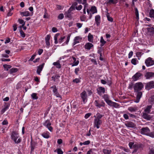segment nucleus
Here are the masks:
<instances>
[{
  "label": "nucleus",
  "mask_w": 154,
  "mask_h": 154,
  "mask_svg": "<svg viewBox=\"0 0 154 154\" xmlns=\"http://www.w3.org/2000/svg\"><path fill=\"white\" fill-rule=\"evenodd\" d=\"M103 116V115L99 113H97L96 116H94V117L95 118L94 121V127H96L97 128H99V125L102 123V121L100 119Z\"/></svg>",
  "instance_id": "nucleus-1"
},
{
  "label": "nucleus",
  "mask_w": 154,
  "mask_h": 154,
  "mask_svg": "<svg viewBox=\"0 0 154 154\" xmlns=\"http://www.w3.org/2000/svg\"><path fill=\"white\" fill-rule=\"evenodd\" d=\"M143 87V85L141 82L136 83L134 86L135 91L137 92L142 90Z\"/></svg>",
  "instance_id": "nucleus-2"
},
{
  "label": "nucleus",
  "mask_w": 154,
  "mask_h": 154,
  "mask_svg": "<svg viewBox=\"0 0 154 154\" xmlns=\"http://www.w3.org/2000/svg\"><path fill=\"white\" fill-rule=\"evenodd\" d=\"M11 139L14 140L15 143H19L20 142L21 140L18 139L17 141V139L18 138V134L15 131H13L11 135Z\"/></svg>",
  "instance_id": "nucleus-3"
},
{
  "label": "nucleus",
  "mask_w": 154,
  "mask_h": 154,
  "mask_svg": "<svg viewBox=\"0 0 154 154\" xmlns=\"http://www.w3.org/2000/svg\"><path fill=\"white\" fill-rule=\"evenodd\" d=\"M73 9L74 7H72V6L69 9V10L65 13L64 15L65 16V17L71 19L72 17L70 13L71 11L73 10Z\"/></svg>",
  "instance_id": "nucleus-4"
},
{
  "label": "nucleus",
  "mask_w": 154,
  "mask_h": 154,
  "mask_svg": "<svg viewBox=\"0 0 154 154\" xmlns=\"http://www.w3.org/2000/svg\"><path fill=\"white\" fill-rule=\"evenodd\" d=\"M154 88V81H151L148 82L146 86V88L148 90Z\"/></svg>",
  "instance_id": "nucleus-5"
},
{
  "label": "nucleus",
  "mask_w": 154,
  "mask_h": 154,
  "mask_svg": "<svg viewBox=\"0 0 154 154\" xmlns=\"http://www.w3.org/2000/svg\"><path fill=\"white\" fill-rule=\"evenodd\" d=\"M141 133L142 134L147 135L148 133L150 132V130L147 127L143 128L141 129Z\"/></svg>",
  "instance_id": "nucleus-6"
},
{
  "label": "nucleus",
  "mask_w": 154,
  "mask_h": 154,
  "mask_svg": "<svg viewBox=\"0 0 154 154\" xmlns=\"http://www.w3.org/2000/svg\"><path fill=\"white\" fill-rule=\"evenodd\" d=\"M145 63L146 66H149L154 64V61L152 60L151 58L149 57L146 60Z\"/></svg>",
  "instance_id": "nucleus-7"
},
{
  "label": "nucleus",
  "mask_w": 154,
  "mask_h": 154,
  "mask_svg": "<svg viewBox=\"0 0 154 154\" xmlns=\"http://www.w3.org/2000/svg\"><path fill=\"white\" fill-rule=\"evenodd\" d=\"M44 125L46 126L50 131H52L53 128L51 126V123L49 121H46L44 123Z\"/></svg>",
  "instance_id": "nucleus-8"
},
{
  "label": "nucleus",
  "mask_w": 154,
  "mask_h": 154,
  "mask_svg": "<svg viewBox=\"0 0 154 154\" xmlns=\"http://www.w3.org/2000/svg\"><path fill=\"white\" fill-rule=\"evenodd\" d=\"M142 95V93L141 91L137 92L136 100L134 102L136 103L139 102L140 100Z\"/></svg>",
  "instance_id": "nucleus-9"
},
{
  "label": "nucleus",
  "mask_w": 154,
  "mask_h": 154,
  "mask_svg": "<svg viewBox=\"0 0 154 154\" xmlns=\"http://www.w3.org/2000/svg\"><path fill=\"white\" fill-rule=\"evenodd\" d=\"M81 97L83 101L85 103V100L87 99V95L85 91H84L81 94Z\"/></svg>",
  "instance_id": "nucleus-10"
},
{
  "label": "nucleus",
  "mask_w": 154,
  "mask_h": 154,
  "mask_svg": "<svg viewBox=\"0 0 154 154\" xmlns=\"http://www.w3.org/2000/svg\"><path fill=\"white\" fill-rule=\"evenodd\" d=\"M145 76L146 79L154 77V73L152 72H147Z\"/></svg>",
  "instance_id": "nucleus-11"
},
{
  "label": "nucleus",
  "mask_w": 154,
  "mask_h": 154,
  "mask_svg": "<svg viewBox=\"0 0 154 154\" xmlns=\"http://www.w3.org/2000/svg\"><path fill=\"white\" fill-rule=\"evenodd\" d=\"M147 26H148V27L146 28L148 32L152 34L154 33V28L153 27L150 26L149 25H147Z\"/></svg>",
  "instance_id": "nucleus-12"
},
{
  "label": "nucleus",
  "mask_w": 154,
  "mask_h": 154,
  "mask_svg": "<svg viewBox=\"0 0 154 154\" xmlns=\"http://www.w3.org/2000/svg\"><path fill=\"white\" fill-rule=\"evenodd\" d=\"M45 65L44 63H42V65L39 66L37 67V73L39 75L41 71L42 70V69L43 68L44 66Z\"/></svg>",
  "instance_id": "nucleus-13"
},
{
  "label": "nucleus",
  "mask_w": 154,
  "mask_h": 154,
  "mask_svg": "<svg viewBox=\"0 0 154 154\" xmlns=\"http://www.w3.org/2000/svg\"><path fill=\"white\" fill-rule=\"evenodd\" d=\"M103 97L105 101L108 105L111 102V101L109 100V97L107 95H104Z\"/></svg>",
  "instance_id": "nucleus-14"
},
{
  "label": "nucleus",
  "mask_w": 154,
  "mask_h": 154,
  "mask_svg": "<svg viewBox=\"0 0 154 154\" xmlns=\"http://www.w3.org/2000/svg\"><path fill=\"white\" fill-rule=\"evenodd\" d=\"M141 75L140 73H137L133 76L132 78L134 81H136L138 79Z\"/></svg>",
  "instance_id": "nucleus-15"
},
{
  "label": "nucleus",
  "mask_w": 154,
  "mask_h": 154,
  "mask_svg": "<svg viewBox=\"0 0 154 154\" xmlns=\"http://www.w3.org/2000/svg\"><path fill=\"white\" fill-rule=\"evenodd\" d=\"M142 116L144 119L147 120H149L151 118L150 116L148 115L147 113H146V112L143 113Z\"/></svg>",
  "instance_id": "nucleus-16"
},
{
  "label": "nucleus",
  "mask_w": 154,
  "mask_h": 154,
  "mask_svg": "<svg viewBox=\"0 0 154 154\" xmlns=\"http://www.w3.org/2000/svg\"><path fill=\"white\" fill-rule=\"evenodd\" d=\"M93 46V45L91 43L88 42L85 45V48L88 50H90Z\"/></svg>",
  "instance_id": "nucleus-17"
},
{
  "label": "nucleus",
  "mask_w": 154,
  "mask_h": 154,
  "mask_svg": "<svg viewBox=\"0 0 154 154\" xmlns=\"http://www.w3.org/2000/svg\"><path fill=\"white\" fill-rule=\"evenodd\" d=\"M125 125L127 127L130 128H134L135 127V125L132 122H129L125 124Z\"/></svg>",
  "instance_id": "nucleus-18"
},
{
  "label": "nucleus",
  "mask_w": 154,
  "mask_h": 154,
  "mask_svg": "<svg viewBox=\"0 0 154 154\" xmlns=\"http://www.w3.org/2000/svg\"><path fill=\"white\" fill-rule=\"evenodd\" d=\"M152 106L151 105L147 106L144 110L145 112L147 113H149L150 111V109L152 108Z\"/></svg>",
  "instance_id": "nucleus-19"
},
{
  "label": "nucleus",
  "mask_w": 154,
  "mask_h": 154,
  "mask_svg": "<svg viewBox=\"0 0 154 154\" xmlns=\"http://www.w3.org/2000/svg\"><path fill=\"white\" fill-rule=\"evenodd\" d=\"M21 15L23 16H28L30 15V13L28 11H25L20 12Z\"/></svg>",
  "instance_id": "nucleus-20"
},
{
  "label": "nucleus",
  "mask_w": 154,
  "mask_h": 154,
  "mask_svg": "<svg viewBox=\"0 0 154 154\" xmlns=\"http://www.w3.org/2000/svg\"><path fill=\"white\" fill-rule=\"evenodd\" d=\"M100 20V17L99 15H97L95 17V20L96 23V24L97 26H98L100 24L99 21Z\"/></svg>",
  "instance_id": "nucleus-21"
},
{
  "label": "nucleus",
  "mask_w": 154,
  "mask_h": 154,
  "mask_svg": "<svg viewBox=\"0 0 154 154\" xmlns=\"http://www.w3.org/2000/svg\"><path fill=\"white\" fill-rule=\"evenodd\" d=\"M90 11L92 13V14H94L97 12L96 8L95 6L92 7Z\"/></svg>",
  "instance_id": "nucleus-22"
},
{
  "label": "nucleus",
  "mask_w": 154,
  "mask_h": 154,
  "mask_svg": "<svg viewBox=\"0 0 154 154\" xmlns=\"http://www.w3.org/2000/svg\"><path fill=\"white\" fill-rule=\"evenodd\" d=\"M109 105L115 107H118L119 106L117 103L112 102V101H111V102L109 104Z\"/></svg>",
  "instance_id": "nucleus-23"
},
{
  "label": "nucleus",
  "mask_w": 154,
  "mask_h": 154,
  "mask_svg": "<svg viewBox=\"0 0 154 154\" xmlns=\"http://www.w3.org/2000/svg\"><path fill=\"white\" fill-rule=\"evenodd\" d=\"M80 38L79 36H76L75 37L74 39V42H73V45H75L77 43H79V42L78 41V40L80 39Z\"/></svg>",
  "instance_id": "nucleus-24"
},
{
  "label": "nucleus",
  "mask_w": 154,
  "mask_h": 154,
  "mask_svg": "<svg viewBox=\"0 0 154 154\" xmlns=\"http://www.w3.org/2000/svg\"><path fill=\"white\" fill-rule=\"evenodd\" d=\"M88 41L90 42H92L93 41V36L91 33H89L88 36Z\"/></svg>",
  "instance_id": "nucleus-25"
},
{
  "label": "nucleus",
  "mask_w": 154,
  "mask_h": 154,
  "mask_svg": "<svg viewBox=\"0 0 154 154\" xmlns=\"http://www.w3.org/2000/svg\"><path fill=\"white\" fill-rule=\"evenodd\" d=\"M53 65L56 66V67L58 68H61L60 64L58 62H54L53 63Z\"/></svg>",
  "instance_id": "nucleus-26"
},
{
  "label": "nucleus",
  "mask_w": 154,
  "mask_h": 154,
  "mask_svg": "<svg viewBox=\"0 0 154 154\" xmlns=\"http://www.w3.org/2000/svg\"><path fill=\"white\" fill-rule=\"evenodd\" d=\"M103 151L104 154H110L111 152V150L107 149H104Z\"/></svg>",
  "instance_id": "nucleus-27"
},
{
  "label": "nucleus",
  "mask_w": 154,
  "mask_h": 154,
  "mask_svg": "<svg viewBox=\"0 0 154 154\" xmlns=\"http://www.w3.org/2000/svg\"><path fill=\"white\" fill-rule=\"evenodd\" d=\"M149 101L151 104L154 103V96H152L149 98Z\"/></svg>",
  "instance_id": "nucleus-28"
},
{
  "label": "nucleus",
  "mask_w": 154,
  "mask_h": 154,
  "mask_svg": "<svg viewBox=\"0 0 154 154\" xmlns=\"http://www.w3.org/2000/svg\"><path fill=\"white\" fill-rule=\"evenodd\" d=\"M100 42L101 43L100 44V46H103L106 42L104 41L102 37H101Z\"/></svg>",
  "instance_id": "nucleus-29"
},
{
  "label": "nucleus",
  "mask_w": 154,
  "mask_h": 154,
  "mask_svg": "<svg viewBox=\"0 0 154 154\" xmlns=\"http://www.w3.org/2000/svg\"><path fill=\"white\" fill-rule=\"evenodd\" d=\"M60 34L59 33L56 34L54 36V39L55 40L54 43L55 44H57L58 43V41L57 40V38L58 36Z\"/></svg>",
  "instance_id": "nucleus-30"
},
{
  "label": "nucleus",
  "mask_w": 154,
  "mask_h": 154,
  "mask_svg": "<svg viewBox=\"0 0 154 154\" xmlns=\"http://www.w3.org/2000/svg\"><path fill=\"white\" fill-rule=\"evenodd\" d=\"M128 110L131 112H135L137 110V109L136 108L131 107L128 108Z\"/></svg>",
  "instance_id": "nucleus-31"
},
{
  "label": "nucleus",
  "mask_w": 154,
  "mask_h": 154,
  "mask_svg": "<svg viewBox=\"0 0 154 154\" xmlns=\"http://www.w3.org/2000/svg\"><path fill=\"white\" fill-rule=\"evenodd\" d=\"M149 16L150 17H154V10L153 9L151 10L149 12Z\"/></svg>",
  "instance_id": "nucleus-32"
},
{
  "label": "nucleus",
  "mask_w": 154,
  "mask_h": 154,
  "mask_svg": "<svg viewBox=\"0 0 154 154\" xmlns=\"http://www.w3.org/2000/svg\"><path fill=\"white\" fill-rule=\"evenodd\" d=\"M31 97L33 99H37L38 98V97L37 96V94L35 93H33L31 95Z\"/></svg>",
  "instance_id": "nucleus-33"
},
{
  "label": "nucleus",
  "mask_w": 154,
  "mask_h": 154,
  "mask_svg": "<svg viewBox=\"0 0 154 154\" xmlns=\"http://www.w3.org/2000/svg\"><path fill=\"white\" fill-rule=\"evenodd\" d=\"M135 14L136 16V18L138 20L139 19V14L138 10L137 8H135Z\"/></svg>",
  "instance_id": "nucleus-34"
},
{
  "label": "nucleus",
  "mask_w": 154,
  "mask_h": 154,
  "mask_svg": "<svg viewBox=\"0 0 154 154\" xmlns=\"http://www.w3.org/2000/svg\"><path fill=\"white\" fill-rule=\"evenodd\" d=\"M42 136L45 138H48L49 137V135L48 133H44L42 134Z\"/></svg>",
  "instance_id": "nucleus-35"
},
{
  "label": "nucleus",
  "mask_w": 154,
  "mask_h": 154,
  "mask_svg": "<svg viewBox=\"0 0 154 154\" xmlns=\"http://www.w3.org/2000/svg\"><path fill=\"white\" fill-rule=\"evenodd\" d=\"M17 71V68H12L10 70V73L11 74L14 72H15Z\"/></svg>",
  "instance_id": "nucleus-36"
},
{
  "label": "nucleus",
  "mask_w": 154,
  "mask_h": 154,
  "mask_svg": "<svg viewBox=\"0 0 154 154\" xmlns=\"http://www.w3.org/2000/svg\"><path fill=\"white\" fill-rule=\"evenodd\" d=\"M8 106L7 105L5 107L2 109L1 111V114H3L8 109Z\"/></svg>",
  "instance_id": "nucleus-37"
},
{
  "label": "nucleus",
  "mask_w": 154,
  "mask_h": 154,
  "mask_svg": "<svg viewBox=\"0 0 154 154\" xmlns=\"http://www.w3.org/2000/svg\"><path fill=\"white\" fill-rule=\"evenodd\" d=\"M117 2L116 0H109V2L107 3V4H108L109 3V4L112 3L113 4H115Z\"/></svg>",
  "instance_id": "nucleus-38"
},
{
  "label": "nucleus",
  "mask_w": 154,
  "mask_h": 154,
  "mask_svg": "<svg viewBox=\"0 0 154 154\" xmlns=\"http://www.w3.org/2000/svg\"><path fill=\"white\" fill-rule=\"evenodd\" d=\"M71 108L72 106H71V105H69L67 106L66 109H65V110L66 111L68 112H69L71 110Z\"/></svg>",
  "instance_id": "nucleus-39"
},
{
  "label": "nucleus",
  "mask_w": 154,
  "mask_h": 154,
  "mask_svg": "<svg viewBox=\"0 0 154 154\" xmlns=\"http://www.w3.org/2000/svg\"><path fill=\"white\" fill-rule=\"evenodd\" d=\"M57 151L58 154H63V152L60 149H57L54 151V152Z\"/></svg>",
  "instance_id": "nucleus-40"
},
{
  "label": "nucleus",
  "mask_w": 154,
  "mask_h": 154,
  "mask_svg": "<svg viewBox=\"0 0 154 154\" xmlns=\"http://www.w3.org/2000/svg\"><path fill=\"white\" fill-rule=\"evenodd\" d=\"M18 21L20 24H22L21 27H23L24 26L25 23L24 22L23 20L19 19L18 20Z\"/></svg>",
  "instance_id": "nucleus-41"
},
{
  "label": "nucleus",
  "mask_w": 154,
  "mask_h": 154,
  "mask_svg": "<svg viewBox=\"0 0 154 154\" xmlns=\"http://www.w3.org/2000/svg\"><path fill=\"white\" fill-rule=\"evenodd\" d=\"M94 103L95 105L96 106L98 107L99 108H100L101 107V104L99 103L97 100H95Z\"/></svg>",
  "instance_id": "nucleus-42"
},
{
  "label": "nucleus",
  "mask_w": 154,
  "mask_h": 154,
  "mask_svg": "<svg viewBox=\"0 0 154 154\" xmlns=\"http://www.w3.org/2000/svg\"><path fill=\"white\" fill-rule=\"evenodd\" d=\"M3 66L4 68L6 69L7 71L8 70V69L10 68L11 67V66L9 65H7L5 64L3 65Z\"/></svg>",
  "instance_id": "nucleus-43"
},
{
  "label": "nucleus",
  "mask_w": 154,
  "mask_h": 154,
  "mask_svg": "<svg viewBox=\"0 0 154 154\" xmlns=\"http://www.w3.org/2000/svg\"><path fill=\"white\" fill-rule=\"evenodd\" d=\"M147 136H149L152 138H154V132H149Z\"/></svg>",
  "instance_id": "nucleus-44"
},
{
  "label": "nucleus",
  "mask_w": 154,
  "mask_h": 154,
  "mask_svg": "<svg viewBox=\"0 0 154 154\" xmlns=\"http://www.w3.org/2000/svg\"><path fill=\"white\" fill-rule=\"evenodd\" d=\"M64 17V15L63 14H60L58 16V18L59 19H62Z\"/></svg>",
  "instance_id": "nucleus-45"
},
{
  "label": "nucleus",
  "mask_w": 154,
  "mask_h": 154,
  "mask_svg": "<svg viewBox=\"0 0 154 154\" xmlns=\"http://www.w3.org/2000/svg\"><path fill=\"white\" fill-rule=\"evenodd\" d=\"M136 60L137 59L136 58L133 59L131 61V63L134 65H135L136 64Z\"/></svg>",
  "instance_id": "nucleus-46"
},
{
  "label": "nucleus",
  "mask_w": 154,
  "mask_h": 154,
  "mask_svg": "<svg viewBox=\"0 0 154 154\" xmlns=\"http://www.w3.org/2000/svg\"><path fill=\"white\" fill-rule=\"evenodd\" d=\"M59 77H60V76L59 75H56L55 76H53L52 77V80H54V81H55L56 79H57Z\"/></svg>",
  "instance_id": "nucleus-47"
},
{
  "label": "nucleus",
  "mask_w": 154,
  "mask_h": 154,
  "mask_svg": "<svg viewBox=\"0 0 154 154\" xmlns=\"http://www.w3.org/2000/svg\"><path fill=\"white\" fill-rule=\"evenodd\" d=\"M143 53L141 52H137L136 53V56L138 57H140L143 54Z\"/></svg>",
  "instance_id": "nucleus-48"
},
{
  "label": "nucleus",
  "mask_w": 154,
  "mask_h": 154,
  "mask_svg": "<svg viewBox=\"0 0 154 154\" xmlns=\"http://www.w3.org/2000/svg\"><path fill=\"white\" fill-rule=\"evenodd\" d=\"M20 34L21 36L23 37H24L25 36V34L24 33L22 30H21L20 31Z\"/></svg>",
  "instance_id": "nucleus-49"
},
{
  "label": "nucleus",
  "mask_w": 154,
  "mask_h": 154,
  "mask_svg": "<svg viewBox=\"0 0 154 154\" xmlns=\"http://www.w3.org/2000/svg\"><path fill=\"white\" fill-rule=\"evenodd\" d=\"M51 88H53V91L54 93H55L57 92V90L55 86L52 87Z\"/></svg>",
  "instance_id": "nucleus-50"
},
{
  "label": "nucleus",
  "mask_w": 154,
  "mask_h": 154,
  "mask_svg": "<svg viewBox=\"0 0 154 154\" xmlns=\"http://www.w3.org/2000/svg\"><path fill=\"white\" fill-rule=\"evenodd\" d=\"M99 89L101 91V92H102L103 93H104L105 91V88H104L102 87H100L99 88Z\"/></svg>",
  "instance_id": "nucleus-51"
},
{
  "label": "nucleus",
  "mask_w": 154,
  "mask_h": 154,
  "mask_svg": "<svg viewBox=\"0 0 154 154\" xmlns=\"http://www.w3.org/2000/svg\"><path fill=\"white\" fill-rule=\"evenodd\" d=\"M50 35H48L45 38V41H49Z\"/></svg>",
  "instance_id": "nucleus-52"
},
{
  "label": "nucleus",
  "mask_w": 154,
  "mask_h": 154,
  "mask_svg": "<svg viewBox=\"0 0 154 154\" xmlns=\"http://www.w3.org/2000/svg\"><path fill=\"white\" fill-rule=\"evenodd\" d=\"M107 19H108V20L110 21V22H112L113 20V19L111 17H110L109 15H107Z\"/></svg>",
  "instance_id": "nucleus-53"
},
{
  "label": "nucleus",
  "mask_w": 154,
  "mask_h": 154,
  "mask_svg": "<svg viewBox=\"0 0 154 154\" xmlns=\"http://www.w3.org/2000/svg\"><path fill=\"white\" fill-rule=\"evenodd\" d=\"M52 31L53 32H56L57 31V28L55 27H53L52 29Z\"/></svg>",
  "instance_id": "nucleus-54"
},
{
  "label": "nucleus",
  "mask_w": 154,
  "mask_h": 154,
  "mask_svg": "<svg viewBox=\"0 0 154 154\" xmlns=\"http://www.w3.org/2000/svg\"><path fill=\"white\" fill-rule=\"evenodd\" d=\"M82 8V5H80L78 6V7H76V8L78 10H80Z\"/></svg>",
  "instance_id": "nucleus-55"
},
{
  "label": "nucleus",
  "mask_w": 154,
  "mask_h": 154,
  "mask_svg": "<svg viewBox=\"0 0 154 154\" xmlns=\"http://www.w3.org/2000/svg\"><path fill=\"white\" fill-rule=\"evenodd\" d=\"M90 141H89V140H87L84 142L83 143V144L85 145H88L90 144Z\"/></svg>",
  "instance_id": "nucleus-56"
},
{
  "label": "nucleus",
  "mask_w": 154,
  "mask_h": 154,
  "mask_svg": "<svg viewBox=\"0 0 154 154\" xmlns=\"http://www.w3.org/2000/svg\"><path fill=\"white\" fill-rule=\"evenodd\" d=\"M17 25L16 24H14L13 26V30L14 31H15L17 29Z\"/></svg>",
  "instance_id": "nucleus-57"
},
{
  "label": "nucleus",
  "mask_w": 154,
  "mask_h": 154,
  "mask_svg": "<svg viewBox=\"0 0 154 154\" xmlns=\"http://www.w3.org/2000/svg\"><path fill=\"white\" fill-rule=\"evenodd\" d=\"M70 36V35L69 34L68 35V36L67 37V40L66 41V44H67L68 43V42H69V41Z\"/></svg>",
  "instance_id": "nucleus-58"
},
{
  "label": "nucleus",
  "mask_w": 154,
  "mask_h": 154,
  "mask_svg": "<svg viewBox=\"0 0 154 154\" xmlns=\"http://www.w3.org/2000/svg\"><path fill=\"white\" fill-rule=\"evenodd\" d=\"M149 154H154V149H151L149 152Z\"/></svg>",
  "instance_id": "nucleus-59"
},
{
  "label": "nucleus",
  "mask_w": 154,
  "mask_h": 154,
  "mask_svg": "<svg viewBox=\"0 0 154 154\" xmlns=\"http://www.w3.org/2000/svg\"><path fill=\"white\" fill-rule=\"evenodd\" d=\"M91 115V113H88L85 115V119H87Z\"/></svg>",
  "instance_id": "nucleus-60"
},
{
  "label": "nucleus",
  "mask_w": 154,
  "mask_h": 154,
  "mask_svg": "<svg viewBox=\"0 0 154 154\" xmlns=\"http://www.w3.org/2000/svg\"><path fill=\"white\" fill-rule=\"evenodd\" d=\"M65 37L64 36L63 37H61L59 40V42L60 43H61L62 41L65 38Z\"/></svg>",
  "instance_id": "nucleus-61"
},
{
  "label": "nucleus",
  "mask_w": 154,
  "mask_h": 154,
  "mask_svg": "<svg viewBox=\"0 0 154 154\" xmlns=\"http://www.w3.org/2000/svg\"><path fill=\"white\" fill-rule=\"evenodd\" d=\"M133 54V52L132 51H131L128 54V58H130L132 56Z\"/></svg>",
  "instance_id": "nucleus-62"
},
{
  "label": "nucleus",
  "mask_w": 154,
  "mask_h": 154,
  "mask_svg": "<svg viewBox=\"0 0 154 154\" xmlns=\"http://www.w3.org/2000/svg\"><path fill=\"white\" fill-rule=\"evenodd\" d=\"M73 81L74 82H75L76 83H78L80 82V80L79 79H76L74 80Z\"/></svg>",
  "instance_id": "nucleus-63"
},
{
  "label": "nucleus",
  "mask_w": 154,
  "mask_h": 154,
  "mask_svg": "<svg viewBox=\"0 0 154 154\" xmlns=\"http://www.w3.org/2000/svg\"><path fill=\"white\" fill-rule=\"evenodd\" d=\"M43 50L42 49H39L38 51V54L40 55L42 53Z\"/></svg>",
  "instance_id": "nucleus-64"
}]
</instances>
